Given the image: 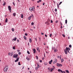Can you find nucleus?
I'll use <instances>...</instances> for the list:
<instances>
[{"mask_svg": "<svg viewBox=\"0 0 73 73\" xmlns=\"http://www.w3.org/2000/svg\"><path fill=\"white\" fill-rule=\"evenodd\" d=\"M8 66H6L4 68V72H7V70H8Z\"/></svg>", "mask_w": 73, "mask_h": 73, "instance_id": "f257e3e1", "label": "nucleus"}, {"mask_svg": "<svg viewBox=\"0 0 73 73\" xmlns=\"http://www.w3.org/2000/svg\"><path fill=\"white\" fill-rule=\"evenodd\" d=\"M18 54H15L13 55V58H17L18 57Z\"/></svg>", "mask_w": 73, "mask_h": 73, "instance_id": "f03ea898", "label": "nucleus"}, {"mask_svg": "<svg viewBox=\"0 0 73 73\" xmlns=\"http://www.w3.org/2000/svg\"><path fill=\"white\" fill-rule=\"evenodd\" d=\"M8 8L9 11H11V6H8Z\"/></svg>", "mask_w": 73, "mask_h": 73, "instance_id": "7ed1b4c3", "label": "nucleus"}, {"mask_svg": "<svg viewBox=\"0 0 73 73\" xmlns=\"http://www.w3.org/2000/svg\"><path fill=\"white\" fill-rule=\"evenodd\" d=\"M19 58L17 57V59L15 60V62H17L19 61Z\"/></svg>", "mask_w": 73, "mask_h": 73, "instance_id": "20e7f679", "label": "nucleus"}, {"mask_svg": "<svg viewBox=\"0 0 73 73\" xmlns=\"http://www.w3.org/2000/svg\"><path fill=\"white\" fill-rule=\"evenodd\" d=\"M58 71L59 72H61V73H63V71H62V70H61L58 69Z\"/></svg>", "mask_w": 73, "mask_h": 73, "instance_id": "39448f33", "label": "nucleus"}, {"mask_svg": "<svg viewBox=\"0 0 73 73\" xmlns=\"http://www.w3.org/2000/svg\"><path fill=\"white\" fill-rule=\"evenodd\" d=\"M66 50H70V48L69 47L68 48L67 47H66Z\"/></svg>", "mask_w": 73, "mask_h": 73, "instance_id": "423d86ee", "label": "nucleus"}, {"mask_svg": "<svg viewBox=\"0 0 73 73\" xmlns=\"http://www.w3.org/2000/svg\"><path fill=\"white\" fill-rule=\"evenodd\" d=\"M64 53L66 54H67V50L66 49H64Z\"/></svg>", "mask_w": 73, "mask_h": 73, "instance_id": "0eeeda50", "label": "nucleus"}, {"mask_svg": "<svg viewBox=\"0 0 73 73\" xmlns=\"http://www.w3.org/2000/svg\"><path fill=\"white\" fill-rule=\"evenodd\" d=\"M16 40H17V38L15 37L14 39H13V40L14 41H16Z\"/></svg>", "mask_w": 73, "mask_h": 73, "instance_id": "6e6552de", "label": "nucleus"}, {"mask_svg": "<svg viewBox=\"0 0 73 73\" xmlns=\"http://www.w3.org/2000/svg\"><path fill=\"white\" fill-rule=\"evenodd\" d=\"M29 10L31 12L33 11V9H32V7H30L29 8Z\"/></svg>", "mask_w": 73, "mask_h": 73, "instance_id": "1a4fd4ad", "label": "nucleus"}, {"mask_svg": "<svg viewBox=\"0 0 73 73\" xmlns=\"http://www.w3.org/2000/svg\"><path fill=\"white\" fill-rule=\"evenodd\" d=\"M52 61H53L52 60H51L49 62V64H52Z\"/></svg>", "mask_w": 73, "mask_h": 73, "instance_id": "9d476101", "label": "nucleus"}, {"mask_svg": "<svg viewBox=\"0 0 73 73\" xmlns=\"http://www.w3.org/2000/svg\"><path fill=\"white\" fill-rule=\"evenodd\" d=\"M54 68H51V70H50V72H52L53 70H54Z\"/></svg>", "mask_w": 73, "mask_h": 73, "instance_id": "9b49d317", "label": "nucleus"}, {"mask_svg": "<svg viewBox=\"0 0 73 73\" xmlns=\"http://www.w3.org/2000/svg\"><path fill=\"white\" fill-rule=\"evenodd\" d=\"M37 68H40V66H39V64L38 63H37Z\"/></svg>", "mask_w": 73, "mask_h": 73, "instance_id": "f8f14e48", "label": "nucleus"}, {"mask_svg": "<svg viewBox=\"0 0 73 73\" xmlns=\"http://www.w3.org/2000/svg\"><path fill=\"white\" fill-rule=\"evenodd\" d=\"M29 42H30V43H31V42H32V39H31V38H29Z\"/></svg>", "mask_w": 73, "mask_h": 73, "instance_id": "ddd939ff", "label": "nucleus"}, {"mask_svg": "<svg viewBox=\"0 0 73 73\" xmlns=\"http://www.w3.org/2000/svg\"><path fill=\"white\" fill-rule=\"evenodd\" d=\"M13 16L15 17V16H16V13H14L13 14Z\"/></svg>", "mask_w": 73, "mask_h": 73, "instance_id": "4468645a", "label": "nucleus"}, {"mask_svg": "<svg viewBox=\"0 0 73 73\" xmlns=\"http://www.w3.org/2000/svg\"><path fill=\"white\" fill-rule=\"evenodd\" d=\"M32 8L33 9V11H35V7H32Z\"/></svg>", "mask_w": 73, "mask_h": 73, "instance_id": "2eb2a0df", "label": "nucleus"}, {"mask_svg": "<svg viewBox=\"0 0 73 73\" xmlns=\"http://www.w3.org/2000/svg\"><path fill=\"white\" fill-rule=\"evenodd\" d=\"M5 23H7L8 22V19L7 18H6L5 19Z\"/></svg>", "mask_w": 73, "mask_h": 73, "instance_id": "dca6fc26", "label": "nucleus"}, {"mask_svg": "<svg viewBox=\"0 0 73 73\" xmlns=\"http://www.w3.org/2000/svg\"><path fill=\"white\" fill-rule=\"evenodd\" d=\"M57 49H55L54 50V52H57Z\"/></svg>", "mask_w": 73, "mask_h": 73, "instance_id": "f3484780", "label": "nucleus"}, {"mask_svg": "<svg viewBox=\"0 0 73 73\" xmlns=\"http://www.w3.org/2000/svg\"><path fill=\"white\" fill-rule=\"evenodd\" d=\"M66 73H69V71L68 70H66Z\"/></svg>", "mask_w": 73, "mask_h": 73, "instance_id": "a211bd4d", "label": "nucleus"}, {"mask_svg": "<svg viewBox=\"0 0 73 73\" xmlns=\"http://www.w3.org/2000/svg\"><path fill=\"white\" fill-rule=\"evenodd\" d=\"M24 17H23V14H22L21 15V18H23Z\"/></svg>", "mask_w": 73, "mask_h": 73, "instance_id": "6ab92c4d", "label": "nucleus"}, {"mask_svg": "<svg viewBox=\"0 0 73 73\" xmlns=\"http://www.w3.org/2000/svg\"><path fill=\"white\" fill-rule=\"evenodd\" d=\"M57 66H60V64H58V63H57L56 64Z\"/></svg>", "mask_w": 73, "mask_h": 73, "instance_id": "aec40b11", "label": "nucleus"}, {"mask_svg": "<svg viewBox=\"0 0 73 73\" xmlns=\"http://www.w3.org/2000/svg\"><path fill=\"white\" fill-rule=\"evenodd\" d=\"M6 4V3H5V2H4L3 4V6H5V5Z\"/></svg>", "mask_w": 73, "mask_h": 73, "instance_id": "412c9836", "label": "nucleus"}, {"mask_svg": "<svg viewBox=\"0 0 73 73\" xmlns=\"http://www.w3.org/2000/svg\"><path fill=\"white\" fill-rule=\"evenodd\" d=\"M44 64L45 65H48V63L47 62L44 63Z\"/></svg>", "mask_w": 73, "mask_h": 73, "instance_id": "4be33fe9", "label": "nucleus"}, {"mask_svg": "<svg viewBox=\"0 0 73 73\" xmlns=\"http://www.w3.org/2000/svg\"><path fill=\"white\" fill-rule=\"evenodd\" d=\"M24 38L26 40H27V38L26 37V36H24Z\"/></svg>", "mask_w": 73, "mask_h": 73, "instance_id": "5701e85b", "label": "nucleus"}, {"mask_svg": "<svg viewBox=\"0 0 73 73\" xmlns=\"http://www.w3.org/2000/svg\"><path fill=\"white\" fill-rule=\"evenodd\" d=\"M39 42H40V41H41V38H40V37L39 38Z\"/></svg>", "mask_w": 73, "mask_h": 73, "instance_id": "b1692460", "label": "nucleus"}, {"mask_svg": "<svg viewBox=\"0 0 73 73\" xmlns=\"http://www.w3.org/2000/svg\"><path fill=\"white\" fill-rule=\"evenodd\" d=\"M11 30L13 31V32H14V31L15 29H13V28H12L11 29Z\"/></svg>", "mask_w": 73, "mask_h": 73, "instance_id": "393cba45", "label": "nucleus"}, {"mask_svg": "<svg viewBox=\"0 0 73 73\" xmlns=\"http://www.w3.org/2000/svg\"><path fill=\"white\" fill-rule=\"evenodd\" d=\"M31 24V25H34V23H33V22H32Z\"/></svg>", "mask_w": 73, "mask_h": 73, "instance_id": "a878e982", "label": "nucleus"}, {"mask_svg": "<svg viewBox=\"0 0 73 73\" xmlns=\"http://www.w3.org/2000/svg\"><path fill=\"white\" fill-rule=\"evenodd\" d=\"M18 65H21V64H20V62H18Z\"/></svg>", "mask_w": 73, "mask_h": 73, "instance_id": "bb28decb", "label": "nucleus"}, {"mask_svg": "<svg viewBox=\"0 0 73 73\" xmlns=\"http://www.w3.org/2000/svg\"><path fill=\"white\" fill-rule=\"evenodd\" d=\"M61 61L62 62H63V61H64V59H61Z\"/></svg>", "mask_w": 73, "mask_h": 73, "instance_id": "cd10ccee", "label": "nucleus"}, {"mask_svg": "<svg viewBox=\"0 0 73 73\" xmlns=\"http://www.w3.org/2000/svg\"><path fill=\"white\" fill-rule=\"evenodd\" d=\"M67 20L66 19L65 20V23H66V24H67Z\"/></svg>", "mask_w": 73, "mask_h": 73, "instance_id": "c85d7f7f", "label": "nucleus"}, {"mask_svg": "<svg viewBox=\"0 0 73 73\" xmlns=\"http://www.w3.org/2000/svg\"><path fill=\"white\" fill-rule=\"evenodd\" d=\"M59 58L60 60H61V56L60 55L59 56Z\"/></svg>", "mask_w": 73, "mask_h": 73, "instance_id": "c756f323", "label": "nucleus"}, {"mask_svg": "<svg viewBox=\"0 0 73 73\" xmlns=\"http://www.w3.org/2000/svg\"><path fill=\"white\" fill-rule=\"evenodd\" d=\"M59 66L60 67V66H62V65L61 64H59Z\"/></svg>", "mask_w": 73, "mask_h": 73, "instance_id": "7c9ffc66", "label": "nucleus"}, {"mask_svg": "<svg viewBox=\"0 0 73 73\" xmlns=\"http://www.w3.org/2000/svg\"><path fill=\"white\" fill-rule=\"evenodd\" d=\"M27 53L28 54H30V53H29V52L28 51H27Z\"/></svg>", "mask_w": 73, "mask_h": 73, "instance_id": "2f4dec72", "label": "nucleus"}, {"mask_svg": "<svg viewBox=\"0 0 73 73\" xmlns=\"http://www.w3.org/2000/svg\"><path fill=\"white\" fill-rule=\"evenodd\" d=\"M69 47H70V48H72V45H69Z\"/></svg>", "mask_w": 73, "mask_h": 73, "instance_id": "473e14b6", "label": "nucleus"}, {"mask_svg": "<svg viewBox=\"0 0 73 73\" xmlns=\"http://www.w3.org/2000/svg\"><path fill=\"white\" fill-rule=\"evenodd\" d=\"M37 50H39V48H38V47H37Z\"/></svg>", "mask_w": 73, "mask_h": 73, "instance_id": "72a5a7b5", "label": "nucleus"}, {"mask_svg": "<svg viewBox=\"0 0 73 73\" xmlns=\"http://www.w3.org/2000/svg\"><path fill=\"white\" fill-rule=\"evenodd\" d=\"M54 62H57V59H55Z\"/></svg>", "mask_w": 73, "mask_h": 73, "instance_id": "f704fd0d", "label": "nucleus"}, {"mask_svg": "<svg viewBox=\"0 0 73 73\" xmlns=\"http://www.w3.org/2000/svg\"><path fill=\"white\" fill-rule=\"evenodd\" d=\"M35 70H37V69H38V68L37 67H36L35 68Z\"/></svg>", "mask_w": 73, "mask_h": 73, "instance_id": "c9c22d12", "label": "nucleus"}, {"mask_svg": "<svg viewBox=\"0 0 73 73\" xmlns=\"http://www.w3.org/2000/svg\"><path fill=\"white\" fill-rule=\"evenodd\" d=\"M28 20H30L31 19V18L29 17H28Z\"/></svg>", "mask_w": 73, "mask_h": 73, "instance_id": "e433bc0d", "label": "nucleus"}, {"mask_svg": "<svg viewBox=\"0 0 73 73\" xmlns=\"http://www.w3.org/2000/svg\"><path fill=\"white\" fill-rule=\"evenodd\" d=\"M52 34H50V37H52Z\"/></svg>", "mask_w": 73, "mask_h": 73, "instance_id": "4c0bfd02", "label": "nucleus"}, {"mask_svg": "<svg viewBox=\"0 0 73 73\" xmlns=\"http://www.w3.org/2000/svg\"><path fill=\"white\" fill-rule=\"evenodd\" d=\"M62 36L64 37H65V35L64 34H62Z\"/></svg>", "mask_w": 73, "mask_h": 73, "instance_id": "58836bf2", "label": "nucleus"}, {"mask_svg": "<svg viewBox=\"0 0 73 73\" xmlns=\"http://www.w3.org/2000/svg\"><path fill=\"white\" fill-rule=\"evenodd\" d=\"M48 69L49 71H50V68H48Z\"/></svg>", "mask_w": 73, "mask_h": 73, "instance_id": "ea45409f", "label": "nucleus"}, {"mask_svg": "<svg viewBox=\"0 0 73 73\" xmlns=\"http://www.w3.org/2000/svg\"><path fill=\"white\" fill-rule=\"evenodd\" d=\"M33 52H36V50L35 49H33Z\"/></svg>", "mask_w": 73, "mask_h": 73, "instance_id": "a19ab883", "label": "nucleus"}, {"mask_svg": "<svg viewBox=\"0 0 73 73\" xmlns=\"http://www.w3.org/2000/svg\"><path fill=\"white\" fill-rule=\"evenodd\" d=\"M25 36H28V34L27 33H25Z\"/></svg>", "mask_w": 73, "mask_h": 73, "instance_id": "79ce46f5", "label": "nucleus"}, {"mask_svg": "<svg viewBox=\"0 0 73 73\" xmlns=\"http://www.w3.org/2000/svg\"><path fill=\"white\" fill-rule=\"evenodd\" d=\"M13 55V53L12 52L11 53V56H12Z\"/></svg>", "mask_w": 73, "mask_h": 73, "instance_id": "37998d69", "label": "nucleus"}, {"mask_svg": "<svg viewBox=\"0 0 73 73\" xmlns=\"http://www.w3.org/2000/svg\"><path fill=\"white\" fill-rule=\"evenodd\" d=\"M13 49H14V50L15 49V47H13Z\"/></svg>", "mask_w": 73, "mask_h": 73, "instance_id": "c03bdc74", "label": "nucleus"}, {"mask_svg": "<svg viewBox=\"0 0 73 73\" xmlns=\"http://www.w3.org/2000/svg\"><path fill=\"white\" fill-rule=\"evenodd\" d=\"M50 22L51 23H53V21H52V20H51Z\"/></svg>", "mask_w": 73, "mask_h": 73, "instance_id": "a18cd8bd", "label": "nucleus"}, {"mask_svg": "<svg viewBox=\"0 0 73 73\" xmlns=\"http://www.w3.org/2000/svg\"><path fill=\"white\" fill-rule=\"evenodd\" d=\"M62 3V2H60L59 3V5H60Z\"/></svg>", "mask_w": 73, "mask_h": 73, "instance_id": "49530a36", "label": "nucleus"}, {"mask_svg": "<svg viewBox=\"0 0 73 73\" xmlns=\"http://www.w3.org/2000/svg\"><path fill=\"white\" fill-rule=\"evenodd\" d=\"M19 55H20V54H21V52H19Z\"/></svg>", "mask_w": 73, "mask_h": 73, "instance_id": "de8ad7c7", "label": "nucleus"}, {"mask_svg": "<svg viewBox=\"0 0 73 73\" xmlns=\"http://www.w3.org/2000/svg\"><path fill=\"white\" fill-rule=\"evenodd\" d=\"M52 49L53 50V49H54V47H52Z\"/></svg>", "mask_w": 73, "mask_h": 73, "instance_id": "09e8293b", "label": "nucleus"}, {"mask_svg": "<svg viewBox=\"0 0 73 73\" xmlns=\"http://www.w3.org/2000/svg\"><path fill=\"white\" fill-rule=\"evenodd\" d=\"M57 8H59V6H58V4H57Z\"/></svg>", "mask_w": 73, "mask_h": 73, "instance_id": "8fccbe9b", "label": "nucleus"}, {"mask_svg": "<svg viewBox=\"0 0 73 73\" xmlns=\"http://www.w3.org/2000/svg\"><path fill=\"white\" fill-rule=\"evenodd\" d=\"M36 58L37 59H38V56H36Z\"/></svg>", "mask_w": 73, "mask_h": 73, "instance_id": "3c124183", "label": "nucleus"}, {"mask_svg": "<svg viewBox=\"0 0 73 73\" xmlns=\"http://www.w3.org/2000/svg\"><path fill=\"white\" fill-rule=\"evenodd\" d=\"M8 55H9V56H10V55H11V53H8Z\"/></svg>", "mask_w": 73, "mask_h": 73, "instance_id": "603ef678", "label": "nucleus"}, {"mask_svg": "<svg viewBox=\"0 0 73 73\" xmlns=\"http://www.w3.org/2000/svg\"><path fill=\"white\" fill-rule=\"evenodd\" d=\"M39 62H42V60H39Z\"/></svg>", "mask_w": 73, "mask_h": 73, "instance_id": "864d4df0", "label": "nucleus"}, {"mask_svg": "<svg viewBox=\"0 0 73 73\" xmlns=\"http://www.w3.org/2000/svg\"><path fill=\"white\" fill-rule=\"evenodd\" d=\"M31 16L32 17H33V14H32Z\"/></svg>", "mask_w": 73, "mask_h": 73, "instance_id": "5fc2aeb1", "label": "nucleus"}, {"mask_svg": "<svg viewBox=\"0 0 73 73\" xmlns=\"http://www.w3.org/2000/svg\"><path fill=\"white\" fill-rule=\"evenodd\" d=\"M48 22H50V20H49V19H48Z\"/></svg>", "mask_w": 73, "mask_h": 73, "instance_id": "6e6d98bb", "label": "nucleus"}, {"mask_svg": "<svg viewBox=\"0 0 73 73\" xmlns=\"http://www.w3.org/2000/svg\"><path fill=\"white\" fill-rule=\"evenodd\" d=\"M20 51L19 50H17V51L18 52H20Z\"/></svg>", "mask_w": 73, "mask_h": 73, "instance_id": "4d7b16f0", "label": "nucleus"}, {"mask_svg": "<svg viewBox=\"0 0 73 73\" xmlns=\"http://www.w3.org/2000/svg\"><path fill=\"white\" fill-rule=\"evenodd\" d=\"M55 12H57V9H55Z\"/></svg>", "mask_w": 73, "mask_h": 73, "instance_id": "13d9d810", "label": "nucleus"}, {"mask_svg": "<svg viewBox=\"0 0 73 73\" xmlns=\"http://www.w3.org/2000/svg\"><path fill=\"white\" fill-rule=\"evenodd\" d=\"M48 21H47L45 23V24H48Z\"/></svg>", "mask_w": 73, "mask_h": 73, "instance_id": "bf43d9fd", "label": "nucleus"}, {"mask_svg": "<svg viewBox=\"0 0 73 73\" xmlns=\"http://www.w3.org/2000/svg\"><path fill=\"white\" fill-rule=\"evenodd\" d=\"M13 4L14 5H15V3L14 2H13Z\"/></svg>", "mask_w": 73, "mask_h": 73, "instance_id": "052dcab7", "label": "nucleus"}, {"mask_svg": "<svg viewBox=\"0 0 73 73\" xmlns=\"http://www.w3.org/2000/svg\"><path fill=\"white\" fill-rule=\"evenodd\" d=\"M58 22V21H55L56 23H57Z\"/></svg>", "mask_w": 73, "mask_h": 73, "instance_id": "680f3d73", "label": "nucleus"}, {"mask_svg": "<svg viewBox=\"0 0 73 73\" xmlns=\"http://www.w3.org/2000/svg\"><path fill=\"white\" fill-rule=\"evenodd\" d=\"M39 1L40 2H41V0H39Z\"/></svg>", "mask_w": 73, "mask_h": 73, "instance_id": "e2e57ef3", "label": "nucleus"}, {"mask_svg": "<svg viewBox=\"0 0 73 73\" xmlns=\"http://www.w3.org/2000/svg\"><path fill=\"white\" fill-rule=\"evenodd\" d=\"M42 60H44V58L43 57V58H42Z\"/></svg>", "mask_w": 73, "mask_h": 73, "instance_id": "0e129e2a", "label": "nucleus"}, {"mask_svg": "<svg viewBox=\"0 0 73 73\" xmlns=\"http://www.w3.org/2000/svg\"><path fill=\"white\" fill-rule=\"evenodd\" d=\"M47 24H48V25H49V24H50L48 22Z\"/></svg>", "mask_w": 73, "mask_h": 73, "instance_id": "69168bd1", "label": "nucleus"}, {"mask_svg": "<svg viewBox=\"0 0 73 73\" xmlns=\"http://www.w3.org/2000/svg\"><path fill=\"white\" fill-rule=\"evenodd\" d=\"M41 35H44V33H41Z\"/></svg>", "mask_w": 73, "mask_h": 73, "instance_id": "338daca9", "label": "nucleus"}, {"mask_svg": "<svg viewBox=\"0 0 73 73\" xmlns=\"http://www.w3.org/2000/svg\"><path fill=\"white\" fill-rule=\"evenodd\" d=\"M45 37H47V35H45Z\"/></svg>", "mask_w": 73, "mask_h": 73, "instance_id": "774afa93", "label": "nucleus"}]
</instances>
